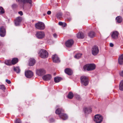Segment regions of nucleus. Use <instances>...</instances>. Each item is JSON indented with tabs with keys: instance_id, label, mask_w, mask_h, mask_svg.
<instances>
[{
	"instance_id": "4be33fe9",
	"label": "nucleus",
	"mask_w": 123,
	"mask_h": 123,
	"mask_svg": "<svg viewBox=\"0 0 123 123\" xmlns=\"http://www.w3.org/2000/svg\"><path fill=\"white\" fill-rule=\"evenodd\" d=\"M119 88L120 90L123 91V80L120 83Z\"/></svg>"
},
{
	"instance_id": "72a5a7b5",
	"label": "nucleus",
	"mask_w": 123,
	"mask_h": 123,
	"mask_svg": "<svg viewBox=\"0 0 123 123\" xmlns=\"http://www.w3.org/2000/svg\"><path fill=\"white\" fill-rule=\"evenodd\" d=\"M20 23V22H19L18 21H15V25L17 26H18L19 25Z\"/></svg>"
},
{
	"instance_id": "9d476101",
	"label": "nucleus",
	"mask_w": 123,
	"mask_h": 123,
	"mask_svg": "<svg viewBox=\"0 0 123 123\" xmlns=\"http://www.w3.org/2000/svg\"><path fill=\"white\" fill-rule=\"evenodd\" d=\"M119 34L118 32L117 31H113L111 33V37L113 39H117L118 37Z\"/></svg>"
},
{
	"instance_id": "2f4dec72",
	"label": "nucleus",
	"mask_w": 123,
	"mask_h": 123,
	"mask_svg": "<svg viewBox=\"0 0 123 123\" xmlns=\"http://www.w3.org/2000/svg\"><path fill=\"white\" fill-rule=\"evenodd\" d=\"M21 18L20 17H18L16 18L15 21H18L20 23L21 21Z\"/></svg>"
},
{
	"instance_id": "7c9ffc66",
	"label": "nucleus",
	"mask_w": 123,
	"mask_h": 123,
	"mask_svg": "<svg viewBox=\"0 0 123 123\" xmlns=\"http://www.w3.org/2000/svg\"><path fill=\"white\" fill-rule=\"evenodd\" d=\"M4 13V11L3 8L2 7H0V14H2Z\"/></svg>"
},
{
	"instance_id": "9b49d317",
	"label": "nucleus",
	"mask_w": 123,
	"mask_h": 123,
	"mask_svg": "<svg viewBox=\"0 0 123 123\" xmlns=\"http://www.w3.org/2000/svg\"><path fill=\"white\" fill-rule=\"evenodd\" d=\"M25 75L27 78H30L32 76L33 74L31 71L28 70L25 72Z\"/></svg>"
},
{
	"instance_id": "a878e982",
	"label": "nucleus",
	"mask_w": 123,
	"mask_h": 123,
	"mask_svg": "<svg viewBox=\"0 0 123 123\" xmlns=\"http://www.w3.org/2000/svg\"><path fill=\"white\" fill-rule=\"evenodd\" d=\"M14 70L18 73H19L20 71V69L18 67H14Z\"/></svg>"
},
{
	"instance_id": "cd10ccee",
	"label": "nucleus",
	"mask_w": 123,
	"mask_h": 123,
	"mask_svg": "<svg viewBox=\"0 0 123 123\" xmlns=\"http://www.w3.org/2000/svg\"><path fill=\"white\" fill-rule=\"evenodd\" d=\"M5 64L7 65H10L12 64L11 61L9 60H5Z\"/></svg>"
},
{
	"instance_id": "4468645a",
	"label": "nucleus",
	"mask_w": 123,
	"mask_h": 123,
	"mask_svg": "<svg viewBox=\"0 0 123 123\" xmlns=\"http://www.w3.org/2000/svg\"><path fill=\"white\" fill-rule=\"evenodd\" d=\"M74 43V41L72 40H69L67 41L65 43L66 46L70 47L72 46Z\"/></svg>"
},
{
	"instance_id": "20e7f679",
	"label": "nucleus",
	"mask_w": 123,
	"mask_h": 123,
	"mask_svg": "<svg viewBox=\"0 0 123 123\" xmlns=\"http://www.w3.org/2000/svg\"><path fill=\"white\" fill-rule=\"evenodd\" d=\"M40 56L42 58H45L48 56V54L47 51L43 49L40 50L39 53Z\"/></svg>"
},
{
	"instance_id": "f8f14e48",
	"label": "nucleus",
	"mask_w": 123,
	"mask_h": 123,
	"mask_svg": "<svg viewBox=\"0 0 123 123\" xmlns=\"http://www.w3.org/2000/svg\"><path fill=\"white\" fill-rule=\"evenodd\" d=\"M6 34V30L4 27H1L0 30V36L1 37H4Z\"/></svg>"
},
{
	"instance_id": "b1692460",
	"label": "nucleus",
	"mask_w": 123,
	"mask_h": 123,
	"mask_svg": "<svg viewBox=\"0 0 123 123\" xmlns=\"http://www.w3.org/2000/svg\"><path fill=\"white\" fill-rule=\"evenodd\" d=\"M18 61V59L17 58H14L12 59L11 62L12 64H14L17 63Z\"/></svg>"
},
{
	"instance_id": "0eeeda50",
	"label": "nucleus",
	"mask_w": 123,
	"mask_h": 123,
	"mask_svg": "<svg viewBox=\"0 0 123 123\" xmlns=\"http://www.w3.org/2000/svg\"><path fill=\"white\" fill-rule=\"evenodd\" d=\"M45 35L44 32L42 31L37 32L36 33V36L39 39H42L44 38Z\"/></svg>"
},
{
	"instance_id": "393cba45",
	"label": "nucleus",
	"mask_w": 123,
	"mask_h": 123,
	"mask_svg": "<svg viewBox=\"0 0 123 123\" xmlns=\"http://www.w3.org/2000/svg\"><path fill=\"white\" fill-rule=\"evenodd\" d=\"M116 21L118 23H120L122 21V18L120 16H118L116 18Z\"/></svg>"
},
{
	"instance_id": "ea45409f",
	"label": "nucleus",
	"mask_w": 123,
	"mask_h": 123,
	"mask_svg": "<svg viewBox=\"0 0 123 123\" xmlns=\"http://www.w3.org/2000/svg\"><path fill=\"white\" fill-rule=\"evenodd\" d=\"M54 121V120L53 118L51 119L50 120V123H52Z\"/></svg>"
},
{
	"instance_id": "6e6552de",
	"label": "nucleus",
	"mask_w": 123,
	"mask_h": 123,
	"mask_svg": "<svg viewBox=\"0 0 123 123\" xmlns=\"http://www.w3.org/2000/svg\"><path fill=\"white\" fill-rule=\"evenodd\" d=\"M99 52V48L97 46L95 45L92 47V52L93 55H97Z\"/></svg>"
},
{
	"instance_id": "f704fd0d",
	"label": "nucleus",
	"mask_w": 123,
	"mask_h": 123,
	"mask_svg": "<svg viewBox=\"0 0 123 123\" xmlns=\"http://www.w3.org/2000/svg\"><path fill=\"white\" fill-rule=\"evenodd\" d=\"M18 2L20 3H24L25 0H16Z\"/></svg>"
},
{
	"instance_id": "a18cd8bd",
	"label": "nucleus",
	"mask_w": 123,
	"mask_h": 123,
	"mask_svg": "<svg viewBox=\"0 0 123 123\" xmlns=\"http://www.w3.org/2000/svg\"><path fill=\"white\" fill-rule=\"evenodd\" d=\"M63 24V25L62 26L63 27H65L66 26L67 24L66 23H64Z\"/></svg>"
},
{
	"instance_id": "c9c22d12",
	"label": "nucleus",
	"mask_w": 123,
	"mask_h": 123,
	"mask_svg": "<svg viewBox=\"0 0 123 123\" xmlns=\"http://www.w3.org/2000/svg\"><path fill=\"white\" fill-rule=\"evenodd\" d=\"M15 123H21V121L19 119H17L15 121Z\"/></svg>"
},
{
	"instance_id": "e433bc0d",
	"label": "nucleus",
	"mask_w": 123,
	"mask_h": 123,
	"mask_svg": "<svg viewBox=\"0 0 123 123\" xmlns=\"http://www.w3.org/2000/svg\"><path fill=\"white\" fill-rule=\"evenodd\" d=\"M17 5L16 4H13L12 5V7L14 8H15L17 7Z\"/></svg>"
},
{
	"instance_id": "c03bdc74",
	"label": "nucleus",
	"mask_w": 123,
	"mask_h": 123,
	"mask_svg": "<svg viewBox=\"0 0 123 123\" xmlns=\"http://www.w3.org/2000/svg\"><path fill=\"white\" fill-rule=\"evenodd\" d=\"M63 23L62 22H59V24L60 25L62 26L63 25Z\"/></svg>"
},
{
	"instance_id": "6ab92c4d",
	"label": "nucleus",
	"mask_w": 123,
	"mask_h": 123,
	"mask_svg": "<svg viewBox=\"0 0 123 123\" xmlns=\"http://www.w3.org/2000/svg\"><path fill=\"white\" fill-rule=\"evenodd\" d=\"M118 62L119 63L120 65H122L123 64V54L119 57L118 59Z\"/></svg>"
},
{
	"instance_id": "a211bd4d",
	"label": "nucleus",
	"mask_w": 123,
	"mask_h": 123,
	"mask_svg": "<svg viewBox=\"0 0 123 123\" xmlns=\"http://www.w3.org/2000/svg\"><path fill=\"white\" fill-rule=\"evenodd\" d=\"M65 72L66 74L69 75H71L73 74L72 71L70 69L66 68L65 70Z\"/></svg>"
},
{
	"instance_id": "f257e3e1",
	"label": "nucleus",
	"mask_w": 123,
	"mask_h": 123,
	"mask_svg": "<svg viewBox=\"0 0 123 123\" xmlns=\"http://www.w3.org/2000/svg\"><path fill=\"white\" fill-rule=\"evenodd\" d=\"M64 110L62 108L57 109L55 111V113L58 114H60L59 116L61 118L62 120L66 119L68 117V116L66 114L63 113Z\"/></svg>"
},
{
	"instance_id": "09e8293b",
	"label": "nucleus",
	"mask_w": 123,
	"mask_h": 123,
	"mask_svg": "<svg viewBox=\"0 0 123 123\" xmlns=\"http://www.w3.org/2000/svg\"><path fill=\"white\" fill-rule=\"evenodd\" d=\"M71 20V19L70 18H69V21H70V20Z\"/></svg>"
},
{
	"instance_id": "39448f33",
	"label": "nucleus",
	"mask_w": 123,
	"mask_h": 123,
	"mask_svg": "<svg viewBox=\"0 0 123 123\" xmlns=\"http://www.w3.org/2000/svg\"><path fill=\"white\" fill-rule=\"evenodd\" d=\"M36 28L40 30H43L45 28L44 24L40 22H39L35 24Z\"/></svg>"
},
{
	"instance_id": "49530a36",
	"label": "nucleus",
	"mask_w": 123,
	"mask_h": 123,
	"mask_svg": "<svg viewBox=\"0 0 123 123\" xmlns=\"http://www.w3.org/2000/svg\"><path fill=\"white\" fill-rule=\"evenodd\" d=\"M51 12L50 11H49L47 12V14L48 15H50V14H51Z\"/></svg>"
},
{
	"instance_id": "5701e85b",
	"label": "nucleus",
	"mask_w": 123,
	"mask_h": 123,
	"mask_svg": "<svg viewBox=\"0 0 123 123\" xmlns=\"http://www.w3.org/2000/svg\"><path fill=\"white\" fill-rule=\"evenodd\" d=\"M91 111V108H85L84 110L85 113H90Z\"/></svg>"
},
{
	"instance_id": "412c9836",
	"label": "nucleus",
	"mask_w": 123,
	"mask_h": 123,
	"mask_svg": "<svg viewBox=\"0 0 123 123\" xmlns=\"http://www.w3.org/2000/svg\"><path fill=\"white\" fill-rule=\"evenodd\" d=\"M95 34L94 32L92 31L88 33V36L91 38H92L95 36Z\"/></svg>"
},
{
	"instance_id": "ddd939ff",
	"label": "nucleus",
	"mask_w": 123,
	"mask_h": 123,
	"mask_svg": "<svg viewBox=\"0 0 123 123\" xmlns=\"http://www.w3.org/2000/svg\"><path fill=\"white\" fill-rule=\"evenodd\" d=\"M52 58L53 62L58 63L60 62L59 58L56 55H53Z\"/></svg>"
},
{
	"instance_id": "1a4fd4ad",
	"label": "nucleus",
	"mask_w": 123,
	"mask_h": 123,
	"mask_svg": "<svg viewBox=\"0 0 123 123\" xmlns=\"http://www.w3.org/2000/svg\"><path fill=\"white\" fill-rule=\"evenodd\" d=\"M46 73L45 70L43 69H39L36 71V74L38 75L42 76L44 74Z\"/></svg>"
},
{
	"instance_id": "4c0bfd02",
	"label": "nucleus",
	"mask_w": 123,
	"mask_h": 123,
	"mask_svg": "<svg viewBox=\"0 0 123 123\" xmlns=\"http://www.w3.org/2000/svg\"><path fill=\"white\" fill-rule=\"evenodd\" d=\"M6 82L8 84H10L11 83V82L10 80H9L7 79L6 80Z\"/></svg>"
},
{
	"instance_id": "f03ea898",
	"label": "nucleus",
	"mask_w": 123,
	"mask_h": 123,
	"mask_svg": "<svg viewBox=\"0 0 123 123\" xmlns=\"http://www.w3.org/2000/svg\"><path fill=\"white\" fill-rule=\"evenodd\" d=\"M95 65L94 64H88L85 65L83 67L84 70L91 71L95 68Z\"/></svg>"
},
{
	"instance_id": "8fccbe9b",
	"label": "nucleus",
	"mask_w": 123,
	"mask_h": 123,
	"mask_svg": "<svg viewBox=\"0 0 123 123\" xmlns=\"http://www.w3.org/2000/svg\"><path fill=\"white\" fill-rule=\"evenodd\" d=\"M43 15L44 16H45V14H44Z\"/></svg>"
},
{
	"instance_id": "423d86ee",
	"label": "nucleus",
	"mask_w": 123,
	"mask_h": 123,
	"mask_svg": "<svg viewBox=\"0 0 123 123\" xmlns=\"http://www.w3.org/2000/svg\"><path fill=\"white\" fill-rule=\"evenodd\" d=\"M103 120L102 116L100 115L97 114L95 116L94 120V122L97 123H100Z\"/></svg>"
},
{
	"instance_id": "c756f323",
	"label": "nucleus",
	"mask_w": 123,
	"mask_h": 123,
	"mask_svg": "<svg viewBox=\"0 0 123 123\" xmlns=\"http://www.w3.org/2000/svg\"><path fill=\"white\" fill-rule=\"evenodd\" d=\"M73 93L71 92H70L68 95V98L71 99L73 98Z\"/></svg>"
},
{
	"instance_id": "3c124183",
	"label": "nucleus",
	"mask_w": 123,
	"mask_h": 123,
	"mask_svg": "<svg viewBox=\"0 0 123 123\" xmlns=\"http://www.w3.org/2000/svg\"><path fill=\"white\" fill-rule=\"evenodd\" d=\"M57 107H59V106H57Z\"/></svg>"
},
{
	"instance_id": "f3484780",
	"label": "nucleus",
	"mask_w": 123,
	"mask_h": 123,
	"mask_svg": "<svg viewBox=\"0 0 123 123\" xmlns=\"http://www.w3.org/2000/svg\"><path fill=\"white\" fill-rule=\"evenodd\" d=\"M35 63V59L33 58H30L29 62V65L30 66H32L34 65Z\"/></svg>"
},
{
	"instance_id": "bb28decb",
	"label": "nucleus",
	"mask_w": 123,
	"mask_h": 123,
	"mask_svg": "<svg viewBox=\"0 0 123 123\" xmlns=\"http://www.w3.org/2000/svg\"><path fill=\"white\" fill-rule=\"evenodd\" d=\"M54 80L55 83H58L61 80V78L59 77H55L54 78Z\"/></svg>"
},
{
	"instance_id": "58836bf2",
	"label": "nucleus",
	"mask_w": 123,
	"mask_h": 123,
	"mask_svg": "<svg viewBox=\"0 0 123 123\" xmlns=\"http://www.w3.org/2000/svg\"><path fill=\"white\" fill-rule=\"evenodd\" d=\"M120 75L121 76L123 77V70L120 73Z\"/></svg>"
},
{
	"instance_id": "de8ad7c7",
	"label": "nucleus",
	"mask_w": 123,
	"mask_h": 123,
	"mask_svg": "<svg viewBox=\"0 0 123 123\" xmlns=\"http://www.w3.org/2000/svg\"><path fill=\"white\" fill-rule=\"evenodd\" d=\"M110 47H112L114 46V44L112 43H110Z\"/></svg>"
},
{
	"instance_id": "2eb2a0df",
	"label": "nucleus",
	"mask_w": 123,
	"mask_h": 123,
	"mask_svg": "<svg viewBox=\"0 0 123 123\" xmlns=\"http://www.w3.org/2000/svg\"><path fill=\"white\" fill-rule=\"evenodd\" d=\"M32 1L31 0H25L24 4L27 3L28 4V6L29 8H30L32 5Z\"/></svg>"
},
{
	"instance_id": "dca6fc26",
	"label": "nucleus",
	"mask_w": 123,
	"mask_h": 123,
	"mask_svg": "<svg viewBox=\"0 0 123 123\" xmlns=\"http://www.w3.org/2000/svg\"><path fill=\"white\" fill-rule=\"evenodd\" d=\"M51 75L49 74L44 75L43 77V79L44 80H49L51 79Z\"/></svg>"
},
{
	"instance_id": "473e14b6",
	"label": "nucleus",
	"mask_w": 123,
	"mask_h": 123,
	"mask_svg": "<svg viewBox=\"0 0 123 123\" xmlns=\"http://www.w3.org/2000/svg\"><path fill=\"white\" fill-rule=\"evenodd\" d=\"M0 89L2 90L5 89V86L3 85H1L0 86Z\"/></svg>"
},
{
	"instance_id": "a19ab883",
	"label": "nucleus",
	"mask_w": 123,
	"mask_h": 123,
	"mask_svg": "<svg viewBox=\"0 0 123 123\" xmlns=\"http://www.w3.org/2000/svg\"><path fill=\"white\" fill-rule=\"evenodd\" d=\"M76 97V98L78 99H80V97L79 95H77Z\"/></svg>"
},
{
	"instance_id": "79ce46f5",
	"label": "nucleus",
	"mask_w": 123,
	"mask_h": 123,
	"mask_svg": "<svg viewBox=\"0 0 123 123\" xmlns=\"http://www.w3.org/2000/svg\"><path fill=\"white\" fill-rule=\"evenodd\" d=\"M19 14H20L21 16H22L23 15V12L21 11H20L18 12Z\"/></svg>"
},
{
	"instance_id": "c85d7f7f",
	"label": "nucleus",
	"mask_w": 123,
	"mask_h": 123,
	"mask_svg": "<svg viewBox=\"0 0 123 123\" xmlns=\"http://www.w3.org/2000/svg\"><path fill=\"white\" fill-rule=\"evenodd\" d=\"M82 55V54H77L75 55L74 56V58L77 59H79L81 57Z\"/></svg>"
},
{
	"instance_id": "37998d69",
	"label": "nucleus",
	"mask_w": 123,
	"mask_h": 123,
	"mask_svg": "<svg viewBox=\"0 0 123 123\" xmlns=\"http://www.w3.org/2000/svg\"><path fill=\"white\" fill-rule=\"evenodd\" d=\"M53 37L55 38H56L57 37V34H56L55 33H54V34H53Z\"/></svg>"
},
{
	"instance_id": "aec40b11",
	"label": "nucleus",
	"mask_w": 123,
	"mask_h": 123,
	"mask_svg": "<svg viewBox=\"0 0 123 123\" xmlns=\"http://www.w3.org/2000/svg\"><path fill=\"white\" fill-rule=\"evenodd\" d=\"M84 36V35L82 32H79L77 35V37L78 38H83Z\"/></svg>"
},
{
	"instance_id": "7ed1b4c3",
	"label": "nucleus",
	"mask_w": 123,
	"mask_h": 123,
	"mask_svg": "<svg viewBox=\"0 0 123 123\" xmlns=\"http://www.w3.org/2000/svg\"><path fill=\"white\" fill-rule=\"evenodd\" d=\"M80 79L82 85L86 86L88 84L89 80L87 77L82 76L81 77Z\"/></svg>"
}]
</instances>
